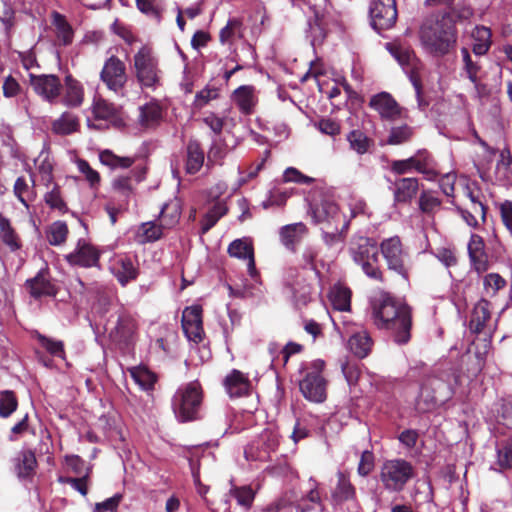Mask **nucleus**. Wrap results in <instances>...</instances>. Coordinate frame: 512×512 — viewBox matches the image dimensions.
I'll return each instance as SVG.
<instances>
[{"label": "nucleus", "mask_w": 512, "mask_h": 512, "mask_svg": "<svg viewBox=\"0 0 512 512\" xmlns=\"http://www.w3.org/2000/svg\"><path fill=\"white\" fill-rule=\"evenodd\" d=\"M371 319L378 329L391 333L397 344H406L411 338L412 309L393 297L390 293L381 291L370 300Z\"/></svg>", "instance_id": "f257e3e1"}, {"label": "nucleus", "mask_w": 512, "mask_h": 512, "mask_svg": "<svg viewBox=\"0 0 512 512\" xmlns=\"http://www.w3.org/2000/svg\"><path fill=\"white\" fill-rule=\"evenodd\" d=\"M423 48L433 56L448 54L457 41V32L452 18L443 15L439 19H427L419 30Z\"/></svg>", "instance_id": "f03ea898"}, {"label": "nucleus", "mask_w": 512, "mask_h": 512, "mask_svg": "<svg viewBox=\"0 0 512 512\" xmlns=\"http://www.w3.org/2000/svg\"><path fill=\"white\" fill-rule=\"evenodd\" d=\"M350 254L353 261L359 265L369 278L383 282V272L379 266L378 247L376 242L368 237L359 236L351 241Z\"/></svg>", "instance_id": "7ed1b4c3"}, {"label": "nucleus", "mask_w": 512, "mask_h": 512, "mask_svg": "<svg viewBox=\"0 0 512 512\" xmlns=\"http://www.w3.org/2000/svg\"><path fill=\"white\" fill-rule=\"evenodd\" d=\"M311 214L316 224L322 225V229H331L333 226L343 225L347 229L349 221L343 219L338 205L334 199L323 193L320 188L311 191Z\"/></svg>", "instance_id": "20e7f679"}, {"label": "nucleus", "mask_w": 512, "mask_h": 512, "mask_svg": "<svg viewBox=\"0 0 512 512\" xmlns=\"http://www.w3.org/2000/svg\"><path fill=\"white\" fill-rule=\"evenodd\" d=\"M202 388L197 381L180 387L173 397L172 407L177 419L188 422L197 419L202 404Z\"/></svg>", "instance_id": "39448f33"}, {"label": "nucleus", "mask_w": 512, "mask_h": 512, "mask_svg": "<svg viewBox=\"0 0 512 512\" xmlns=\"http://www.w3.org/2000/svg\"><path fill=\"white\" fill-rule=\"evenodd\" d=\"M133 71L142 88H156L160 84L159 60L152 47L143 45L134 54Z\"/></svg>", "instance_id": "423d86ee"}, {"label": "nucleus", "mask_w": 512, "mask_h": 512, "mask_svg": "<svg viewBox=\"0 0 512 512\" xmlns=\"http://www.w3.org/2000/svg\"><path fill=\"white\" fill-rule=\"evenodd\" d=\"M415 475V468L409 461L391 459L383 462L379 477L386 490L400 492Z\"/></svg>", "instance_id": "0eeeda50"}, {"label": "nucleus", "mask_w": 512, "mask_h": 512, "mask_svg": "<svg viewBox=\"0 0 512 512\" xmlns=\"http://www.w3.org/2000/svg\"><path fill=\"white\" fill-rule=\"evenodd\" d=\"M453 394L454 390L451 384H447L439 378H432L422 386L416 400V410L421 413L431 411L438 404L449 400Z\"/></svg>", "instance_id": "6e6552de"}, {"label": "nucleus", "mask_w": 512, "mask_h": 512, "mask_svg": "<svg viewBox=\"0 0 512 512\" xmlns=\"http://www.w3.org/2000/svg\"><path fill=\"white\" fill-rule=\"evenodd\" d=\"M380 250L388 269L408 280L410 271L409 254L404 249L400 238L393 236L384 239L380 244Z\"/></svg>", "instance_id": "1a4fd4ad"}, {"label": "nucleus", "mask_w": 512, "mask_h": 512, "mask_svg": "<svg viewBox=\"0 0 512 512\" xmlns=\"http://www.w3.org/2000/svg\"><path fill=\"white\" fill-rule=\"evenodd\" d=\"M324 365L322 360L313 361L299 383L303 396L312 402L320 403L326 399V380L321 374Z\"/></svg>", "instance_id": "9d476101"}, {"label": "nucleus", "mask_w": 512, "mask_h": 512, "mask_svg": "<svg viewBox=\"0 0 512 512\" xmlns=\"http://www.w3.org/2000/svg\"><path fill=\"white\" fill-rule=\"evenodd\" d=\"M397 15L396 0L370 1V24L377 32L391 29L397 21Z\"/></svg>", "instance_id": "9b49d317"}, {"label": "nucleus", "mask_w": 512, "mask_h": 512, "mask_svg": "<svg viewBox=\"0 0 512 512\" xmlns=\"http://www.w3.org/2000/svg\"><path fill=\"white\" fill-rule=\"evenodd\" d=\"M100 79L110 91L120 92L128 81L125 63L115 55L110 56L104 62Z\"/></svg>", "instance_id": "f8f14e48"}, {"label": "nucleus", "mask_w": 512, "mask_h": 512, "mask_svg": "<svg viewBox=\"0 0 512 512\" xmlns=\"http://www.w3.org/2000/svg\"><path fill=\"white\" fill-rule=\"evenodd\" d=\"M29 82L34 92L49 103H55L61 94L62 84L56 75L30 74Z\"/></svg>", "instance_id": "ddd939ff"}, {"label": "nucleus", "mask_w": 512, "mask_h": 512, "mask_svg": "<svg viewBox=\"0 0 512 512\" xmlns=\"http://www.w3.org/2000/svg\"><path fill=\"white\" fill-rule=\"evenodd\" d=\"M369 106L377 111L383 120L396 121L402 118L403 108L388 92H380L372 96Z\"/></svg>", "instance_id": "4468645a"}, {"label": "nucleus", "mask_w": 512, "mask_h": 512, "mask_svg": "<svg viewBox=\"0 0 512 512\" xmlns=\"http://www.w3.org/2000/svg\"><path fill=\"white\" fill-rule=\"evenodd\" d=\"M202 309L199 306L187 307L182 313V328L188 340L198 343L202 340Z\"/></svg>", "instance_id": "2eb2a0df"}, {"label": "nucleus", "mask_w": 512, "mask_h": 512, "mask_svg": "<svg viewBox=\"0 0 512 512\" xmlns=\"http://www.w3.org/2000/svg\"><path fill=\"white\" fill-rule=\"evenodd\" d=\"M99 256L100 254L95 247L80 240L75 250L66 255V260L71 265L92 267L98 264Z\"/></svg>", "instance_id": "dca6fc26"}, {"label": "nucleus", "mask_w": 512, "mask_h": 512, "mask_svg": "<svg viewBox=\"0 0 512 512\" xmlns=\"http://www.w3.org/2000/svg\"><path fill=\"white\" fill-rule=\"evenodd\" d=\"M419 191V181L413 177H403L393 182L394 205L410 204Z\"/></svg>", "instance_id": "f3484780"}, {"label": "nucleus", "mask_w": 512, "mask_h": 512, "mask_svg": "<svg viewBox=\"0 0 512 512\" xmlns=\"http://www.w3.org/2000/svg\"><path fill=\"white\" fill-rule=\"evenodd\" d=\"M25 287L30 296L35 299L42 296H55L57 293L55 285L44 270L39 271L35 277L26 280Z\"/></svg>", "instance_id": "a211bd4d"}, {"label": "nucleus", "mask_w": 512, "mask_h": 512, "mask_svg": "<svg viewBox=\"0 0 512 512\" xmlns=\"http://www.w3.org/2000/svg\"><path fill=\"white\" fill-rule=\"evenodd\" d=\"M468 253L471 262L478 272L487 269V255L485 253V244L481 236L472 234L468 243Z\"/></svg>", "instance_id": "6ab92c4d"}, {"label": "nucleus", "mask_w": 512, "mask_h": 512, "mask_svg": "<svg viewBox=\"0 0 512 512\" xmlns=\"http://www.w3.org/2000/svg\"><path fill=\"white\" fill-rule=\"evenodd\" d=\"M491 319L490 303L481 299L475 305L470 319V330L474 333H481L485 330Z\"/></svg>", "instance_id": "aec40b11"}, {"label": "nucleus", "mask_w": 512, "mask_h": 512, "mask_svg": "<svg viewBox=\"0 0 512 512\" xmlns=\"http://www.w3.org/2000/svg\"><path fill=\"white\" fill-rule=\"evenodd\" d=\"M233 101L243 114H251L256 104L257 98L255 87L252 85H243L233 92Z\"/></svg>", "instance_id": "412c9836"}, {"label": "nucleus", "mask_w": 512, "mask_h": 512, "mask_svg": "<svg viewBox=\"0 0 512 512\" xmlns=\"http://www.w3.org/2000/svg\"><path fill=\"white\" fill-rule=\"evenodd\" d=\"M225 387L231 397H241L247 395L250 389V382L244 374L238 370H233L225 378Z\"/></svg>", "instance_id": "4be33fe9"}, {"label": "nucleus", "mask_w": 512, "mask_h": 512, "mask_svg": "<svg viewBox=\"0 0 512 512\" xmlns=\"http://www.w3.org/2000/svg\"><path fill=\"white\" fill-rule=\"evenodd\" d=\"M93 114L96 119L111 121L114 125H121L118 108L105 99H96L93 105Z\"/></svg>", "instance_id": "5701e85b"}, {"label": "nucleus", "mask_w": 512, "mask_h": 512, "mask_svg": "<svg viewBox=\"0 0 512 512\" xmlns=\"http://www.w3.org/2000/svg\"><path fill=\"white\" fill-rule=\"evenodd\" d=\"M308 490L306 494L301 497H295L293 499V503L295 504L297 510L299 512H306L311 510L313 507L306 502H310L312 504H319L321 502L320 493L318 491V482L314 478H309L308 480Z\"/></svg>", "instance_id": "b1692460"}, {"label": "nucleus", "mask_w": 512, "mask_h": 512, "mask_svg": "<svg viewBox=\"0 0 512 512\" xmlns=\"http://www.w3.org/2000/svg\"><path fill=\"white\" fill-rule=\"evenodd\" d=\"M228 253L232 257L248 260V271L251 275L255 273V261L252 246L241 240L233 241L228 247Z\"/></svg>", "instance_id": "393cba45"}, {"label": "nucleus", "mask_w": 512, "mask_h": 512, "mask_svg": "<svg viewBox=\"0 0 512 512\" xmlns=\"http://www.w3.org/2000/svg\"><path fill=\"white\" fill-rule=\"evenodd\" d=\"M35 180L31 176L28 181L25 177H18L15 181L13 192L18 200L27 208L29 202L33 201L36 197Z\"/></svg>", "instance_id": "a878e982"}, {"label": "nucleus", "mask_w": 512, "mask_h": 512, "mask_svg": "<svg viewBox=\"0 0 512 512\" xmlns=\"http://www.w3.org/2000/svg\"><path fill=\"white\" fill-rule=\"evenodd\" d=\"M348 344L355 356L364 358L370 353L373 342L367 331H359L349 338Z\"/></svg>", "instance_id": "bb28decb"}, {"label": "nucleus", "mask_w": 512, "mask_h": 512, "mask_svg": "<svg viewBox=\"0 0 512 512\" xmlns=\"http://www.w3.org/2000/svg\"><path fill=\"white\" fill-rule=\"evenodd\" d=\"M84 98L83 87L79 81L74 79L71 75L65 78V95L64 103L67 106L77 107L81 105Z\"/></svg>", "instance_id": "cd10ccee"}, {"label": "nucleus", "mask_w": 512, "mask_h": 512, "mask_svg": "<svg viewBox=\"0 0 512 512\" xmlns=\"http://www.w3.org/2000/svg\"><path fill=\"white\" fill-rule=\"evenodd\" d=\"M204 153L200 144L190 141L187 145L185 170L188 174H196L203 166Z\"/></svg>", "instance_id": "c85d7f7f"}, {"label": "nucleus", "mask_w": 512, "mask_h": 512, "mask_svg": "<svg viewBox=\"0 0 512 512\" xmlns=\"http://www.w3.org/2000/svg\"><path fill=\"white\" fill-rule=\"evenodd\" d=\"M307 232L306 226L299 222L294 224H289L281 228L280 230V238L281 242L290 249H293L294 246L301 240V238Z\"/></svg>", "instance_id": "c756f323"}, {"label": "nucleus", "mask_w": 512, "mask_h": 512, "mask_svg": "<svg viewBox=\"0 0 512 512\" xmlns=\"http://www.w3.org/2000/svg\"><path fill=\"white\" fill-rule=\"evenodd\" d=\"M457 211L470 227L477 228L480 224L479 219L482 223L486 222L487 206L484 202L478 207L474 204H470L469 208L457 207Z\"/></svg>", "instance_id": "7c9ffc66"}, {"label": "nucleus", "mask_w": 512, "mask_h": 512, "mask_svg": "<svg viewBox=\"0 0 512 512\" xmlns=\"http://www.w3.org/2000/svg\"><path fill=\"white\" fill-rule=\"evenodd\" d=\"M37 466L34 452L31 450L21 451L16 459L15 469L19 478L30 477Z\"/></svg>", "instance_id": "2f4dec72"}, {"label": "nucleus", "mask_w": 512, "mask_h": 512, "mask_svg": "<svg viewBox=\"0 0 512 512\" xmlns=\"http://www.w3.org/2000/svg\"><path fill=\"white\" fill-rule=\"evenodd\" d=\"M472 38L474 40L473 43V53L476 56L485 55L491 46V31L489 28L484 26L475 27L472 32Z\"/></svg>", "instance_id": "473e14b6"}, {"label": "nucleus", "mask_w": 512, "mask_h": 512, "mask_svg": "<svg viewBox=\"0 0 512 512\" xmlns=\"http://www.w3.org/2000/svg\"><path fill=\"white\" fill-rule=\"evenodd\" d=\"M331 304L339 311H349L351 306V291L344 286H334L329 294Z\"/></svg>", "instance_id": "72a5a7b5"}, {"label": "nucleus", "mask_w": 512, "mask_h": 512, "mask_svg": "<svg viewBox=\"0 0 512 512\" xmlns=\"http://www.w3.org/2000/svg\"><path fill=\"white\" fill-rule=\"evenodd\" d=\"M115 276L122 286L135 280L138 276V270L128 258L118 260L114 270Z\"/></svg>", "instance_id": "f704fd0d"}, {"label": "nucleus", "mask_w": 512, "mask_h": 512, "mask_svg": "<svg viewBox=\"0 0 512 512\" xmlns=\"http://www.w3.org/2000/svg\"><path fill=\"white\" fill-rule=\"evenodd\" d=\"M337 475L338 482L332 493L333 500L335 502H343L352 499L355 495V489L350 480L342 472H338Z\"/></svg>", "instance_id": "c9c22d12"}, {"label": "nucleus", "mask_w": 512, "mask_h": 512, "mask_svg": "<svg viewBox=\"0 0 512 512\" xmlns=\"http://www.w3.org/2000/svg\"><path fill=\"white\" fill-rule=\"evenodd\" d=\"M53 25L56 28L57 39L64 45H70L73 41V29L65 17L58 12H53Z\"/></svg>", "instance_id": "e433bc0d"}, {"label": "nucleus", "mask_w": 512, "mask_h": 512, "mask_svg": "<svg viewBox=\"0 0 512 512\" xmlns=\"http://www.w3.org/2000/svg\"><path fill=\"white\" fill-rule=\"evenodd\" d=\"M79 121L76 116L71 113L65 112L60 118L55 120L52 124V130L61 135H68L77 131Z\"/></svg>", "instance_id": "4c0bfd02"}, {"label": "nucleus", "mask_w": 512, "mask_h": 512, "mask_svg": "<svg viewBox=\"0 0 512 512\" xmlns=\"http://www.w3.org/2000/svg\"><path fill=\"white\" fill-rule=\"evenodd\" d=\"M0 234L2 241L12 250L20 248L19 238L12 228L8 218L0 213Z\"/></svg>", "instance_id": "58836bf2"}, {"label": "nucleus", "mask_w": 512, "mask_h": 512, "mask_svg": "<svg viewBox=\"0 0 512 512\" xmlns=\"http://www.w3.org/2000/svg\"><path fill=\"white\" fill-rule=\"evenodd\" d=\"M346 138L350 148L360 155L368 152L370 146L373 144V141L361 130H352Z\"/></svg>", "instance_id": "ea45409f"}, {"label": "nucleus", "mask_w": 512, "mask_h": 512, "mask_svg": "<svg viewBox=\"0 0 512 512\" xmlns=\"http://www.w3.org/2000/svg\"><path fill=\"white\" fill-rule=\"evenodd\" d=\"M129 372L135 382L144 390H151L156 382V376L145 367H132Z\"/></svg>", "instance_id": "a19ab883"}, {"label": "nucleus", "mask_w": 512, "mask_h": 512, "mask_svg": "<svg viewBox=\"0 0 512 512\" xmlns=\"http://www.w3.org/2000/svg\"><path fill=\"white\" fill-rule=\"evenodd\" d=\"M226 213L227 207L224 203L217 202L214 204L213 207L205 214L202 220V234L207 233Z\"/></svg>", "instance_id": "79ce46f5"}, {"label": "nucleus", "mask_w": 512, "mask_h": 512, "mask_svg": "<svg viewBox=\"0 0 512 512\" xmlns=\"http://www.w3.org/2000/svg\"><path fill=\"white\" fill-rule=\"evenodd\" d=\"M140 123L144 127H152L161 119V108L156 103H149L141 107Z\"/></svg>", "instance_id": "37998d69"}, {"label": "nucleus", "mask_w": 512, "mask_h": 512, "mask_svg": "<svg viewBox=\"0 0 512 512\" xmlns=\"http://www.w3.org/2000/svg\"><path fill=\"white\" fill-rule=\"evenodd\" d=\"M414 134L412 127L404 124L401 126L392 127L389 136L386 140L388 145H400L408 142Z\"/></svg>", "instance_id": "c03bdc74"}, {"label": "nucleus", "mask_w": 512, "mask_h": 512, "mask_svg": "<svg viewBox=\"0 0 512 512\" xmlns=\"http://www.w3.org/2000/svg\"><path fill=\"white\" fill-rule=\"evenodd\" d=\"M461 53L463 58V70L465 71L468 79L477 86L480 82L478 74L481 70V66L477 61L472 60L467 48H462Z\"/></svg>", "instance_id": "a18cd8bd"}, {"label": "nucleus", "mask_w": 512, "mask_h": 512, "mask_svg": "<svg viewBox=\"0 0 512 512\" xmlns=\"http://www.w3.org/2000/svg\"><path fill=\"white\" fill-rule=\"evenodd\" d=\"M497 465L500 470L512 468V438L503 441L497 448Z\"/></svg>", "instance_id": "49530a36"}, {"label": "nucleus", "mask_w": 512, "mask_h": 512, "mask_svg": "<svg viewBox=\"0 0 512 512\" xmlns=\"http://www.w3.org/2000/svg\"><path fill=\"white\" fill-rule=\"evenodd\" d=\"M415 155L418 159L417 171L425 174L429 179L434 178L437 175V172L434 168V161L430 154L426 150H420Z\"/></svg>", "instance_id": "de8ad7c7"}, {"label": "nucleus", "mask_w": 512, "mask_h": 512, "mask_svg": "<svg viewBox=\"0 0 512 512\" xmlns=\"http://www.w3.org/2000/svg\"><path fill=\"white\" fill-rule=\"evenodd\" d=\"M180 216V211L176 203H166L160 212V223L163 228L174 226Z\"/></svg>", "instance_id": "09e8293b"}, {"label": "nucleus", "mask_w": 512, "mask_h": 512, "mask_svg": "<svg viewBox=\"0 0 512 512\" xmlns=\"http://www.w3.org/2000/svg\"><path fill=\"white\" fill-rule=\"evenodd\" d=\"M418 204L421 212L432 214L441 206V200L433 192L424 190L420 194Z\"/></svg>", "instance_id": "8fccbe9b"}, {"label": "nucleus", "mask_w": 512, "mask_h": 512, "mask_svg": "<svg viewBox=\"0 0 512 512\" xmlns=\"http://www.w3.org/2000/svg\"><path fill=\"white\" fill-rule=\"evenodd\" d=\"M67 235L68 227L66 223L57 221L50 226L47 239L51 245H61L66 241Z\"/></svg>", "instance_id": "3c124183"}, {"label": "nucleus", "mask_w": 512, "mask_h": 512, "mask_svg": "<svg viewBox=\"0 0 512 512\" xmlns=\"http://www.w3.org/2000/svg\"><path fill=\"white\" fill-rule=\"evenodd\" d=\"M18 402L15 394L12 391H3L0 393V416L8 417L17 408Z\"/></svg>", "instance_id": "603ef678"}, {"label": "nucleus", "mask_w": 512, "mask_h": 512, "mask_svg": "<svg viewBox=\"0 0 512 512\" xmlns=\"http://www.w3.org/2000/svg\"><path fill=\"white\" fill-rule=\"evenodd\" d=\"M37 339L41 346L47 350L51 355L65 358L64 344L62 341L53 340L44 335L38 334Z\"/></svg>", "instance_id": "864d4df0"}, {"label": "nucleus", "mask_w": 512, "mask_h": 512, "mask_svg": "<svg viewBox=\"0 0 512 512\" xmlns=\"http://www.w3.org/2000/svg\"><path fill=\"white\" fill-rule=\"evenodd\" d=\"M390 51L402 66H411L416 58L410 48L401 45H392Z\"/></svg>", "instance_id": "5fc2aeb1"}, {"label": "nucleus", "mask_w": 512, "mask_h": 512, "mask_svg": "<svg viewBox=\"0 0 512 512\" xmlns=\"http://www.w3.org/2000/svg\"><path fill=\"white\" fill-rule=\"evenodd\" d=\"M219 97V90L215 87H205L195 95L194 107L201 109L207 105L211 100Z\"/></svg>", "instance_id": "6e6d98bb"}, {"label": "nucleus", "mask_w": 512, "mask_h": 512, "mask_svg": "<svg viewBox=\"0 0 512 512\" xmlns=\"http://www.w3.org/2000/svg\"><path fill=\"white\" fill-rule=\"evenodd\" d=\"M241 22L238 19H231L220 31L221 43H231L236 35H240Z\"/></svg>", "instance_id": "4d7b16f0"}, {"label": "nucleus", "mask_w": 512, "mask_h": 512, "mask_svg": "<svg viewBox=\"0 0 512 512\" xmlns=\"http://www.w3.org/2000/svg\"><path fill=\"white\" fill-rule=\"evenodd\" d=\"M113 190L119 194V196L127 199L133 194V187L131 184V178L127 176H119L113 180Z\"/></svg>", "instance_id": "13d9d810"}, {"label": "nucleus", "mask_w": 512, "mask_h": 512, "mask_svg": "<svg viewBox=\"0 0 512 512\" xmlns=\"http://www.w3.org/2000/svg\"><path fill=\"white\" fill-rule=\"evenodd\" d=\"M505 284L506 281L499 274L490 273L484 277V288L487 294L495 295Z\"/></svg>", "instance_id": "bf43d9fd"}, {"label": "nucleus", "mask_w": 512, "mask_h": 512, "mask_svg": "<svg viewBox=\"0 0 512 512\" xmlns=\"http://www.w3.org/2000/svg\"><path fill=\"white\" fill-rule=\"evenodd\" d=\"M323 230V240L325 244L329 247H332L338 243L343 242L344 240V231L347 229L339 226H333L331 229H322Z\"/></svg>", "instance_id": "052dcab7"}, {"label": "nucleus", "mask_w": 512, "mask_h": 512, "mask_svg": "<svg viewBox=\"0 0 512 512\" xmlns=\"http://www.w3.org/2000/svg\"><path fill=\"white\" fill-rule=\"evenodd\" d=\"M45 202L52 209H57L61 212L67 210L66 204L61 197L59 186L57 185H55L50 192L46 193Z\"/></svg>", "instance_id": "680f3d73"}, {"label": "nucleus", "mask_w": 512, "mask_h": 512, "mask_svg": "<svg viewBox=\"0 0 512 512\" xmlns=\"http://www.w3.org/2000/svg\"><path fill=\"white\" fill-rule=\"evenodd\" d=\"M36 162H38V171L41 174V179L44 182L45 185L50 184L53 181V164L50 161L48 155L40 156Z\"/></svg>", "instance_id": "e2e57ef3"}, {"label": "nucleus", "mask_w": 512, "mask_h": 512, "mask_svg": "<svg viewBox=\"0 0 512 512\" xmlns=\"http://www.w3.org/2000/svg\"><path fill=\"white\" fill-rule=\"evenodd\" d=\"M77 167L79 171L84 174L86 180L90 183L91 186H95L100 182L99 173L94 170L86 160L79 159L77 161Z\"/></svg>", "instance_id": "0e129e2a"}, {"label": "nucleus", "mask_w": 512, "mask_h": 512, "mask_svg": "<svg viewBox=\"0 0 512 512\" xmlns=\"http://www.w3.org/2000/svg\"><path fill=\"white\" fill-rule=\"evenodd\" d=\"M227 154V146L221 141H214L208 151V162L220 163Z\"/></svg>", "instance_id": "69168bd1"}, {"label": "nucleus", "mask_w": 512, "mask_h": 512, "mask_svg": "<svg viewBox=\"0 0 512 512\" xmlns=\"http://www.w3.org/2000/svg\"><path fill=\"white\" fill-rule=\"evenodd\" d=\"M435 256L446 267L455 266L457 264V257L454 248L440 247L436 250Z\"/></svg>", "instance_id": "338daca9"}, {"label": "nucleus", "mask_w": 512, "mask_h": 512, "mask_svg": "<svg viewBox=\"0 0 512 512\" xmlns=\"http://www.w3.org/2000/svg\"><path fill=\"white\" fill-rule=\"evenodd\" d=\"M374 468V456L370 451H364L358 464V473L361 476H367Z\"/></svg>", "instance_id": "774afa93"}]
</instances>
